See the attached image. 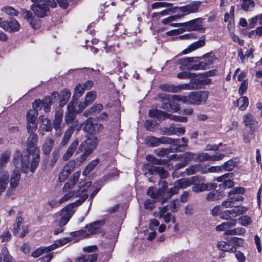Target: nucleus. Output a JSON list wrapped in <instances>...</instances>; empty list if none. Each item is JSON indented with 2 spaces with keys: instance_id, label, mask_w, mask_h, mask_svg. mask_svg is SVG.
I'll return each instance as SVG.
<instances>
[{
  "instance_id": "obj_1",
  "label": "nucleus",
  "mask_w": 262,
  "mask_h": 262,
  "mask_svg": "<svg viewBox=\"0 0 262 262\" xmlns=\"http://www.w3.org/2000/svg\"><path fill=\"white\" fill-rule=\"evenodd\" d=\"M13 163L15 168L13 170L10 178V187L12 189L16 188L19 182L20 172L28 173L29 169V157L28 155L23 156L20 151H16L13 158Z\"/></svg>"
},
{
  "instance_id": "obj_2",
  "label": "nucleus",
  "mask_w": 262,
  "mask_h": 262,
  "mask_svg": "<svg viewBox=\"0 0 262 262\" xmlns=\"http://www.w3.org/2000/svg\"><path fill=\"white\" fill-rule=\"evenodd\" d=\"M38 141V136L32 134L28 138L27 149L29 155H32V160L30 163V170L34 172L39 162L40 150L36 147Z\"/></svg>"
},
{
  "instance_id": "obj_3",
  "label": "nucleus",
  "mask_w": 262,
  "mask_h": 262,
  "mask_svg": "<svg viewBox=\"0 0 262 262\" xmlns=\"http://www.w3.org/2000/svg\"><path fill=\"white\" fill-rule=\"evenodd\" d=\"M75 211L74 204H70L62 209L60 212L54 214V217H57L58 215L61 216L59 222V227L54 231L55 235H57L63 231L64 229L63 227L69 222Z\"/></svg>"
},
{
  "instance_id": "obj_4",
  "label": "nucleus",
  "mask_w": 262,
  "mask_h": 262,
  "mask_svg": "<svg viewBox=\"0 0 262 262\" xmlns=\"http://www.w3.org/2000/svg\"><path fill=\"white\" fill-rule=\"evenodd\" d=\"M245 192V189L243 187H235L231 190L228 193V198L224 201L222 206L225 208L234 207L236 202L243 201V197L242 194Z\"/></svg>"
},
{
  "instance_id": "obj_5",
  "label": "nucleus",
  "mask_w": 262,
  "mask_h": 262,
  "mask_svg": "<svg viewBox=\"0 0 262 262\" xmlns=\"http://www.w3.org/2000/svg\"><path fill=\"white\" fill-rule=\"evenodd\" d=\"M92 183L90 181L80 183V187L77 191L76 192V197L80 198V199L76 201L74 204V208L81 204L88 197V194L86 193L88 188L91 186Z\"/></svg>"
},
{
  "instance_id": "obj_6",
  "label": "nucleus",
  "mask_w": 262,
  "mask_h": 262,
  "mask_svg": "<svg viewBox=\"0 0 262 262\" xmlns=\"http://www.w3.org/2000/svg\"><path fill=\"white\" fill-rule=\"evenodd\" d=\"M31 1L34 4L31 8L35 14L38 17H45L49 10V8L45 5V1L42 0H31Z\"/></svg>"
},
{
  "instance_id": "obj_7",
  "label": "nucleus",
  "mask_w": 262,
  "mask_h": 262,
  "mask_svg": "<svg viewBox=\"0 0 262 262\" xmlns=\"http://www.w3.org/2000/svg\"><path fill=\"white\" fill-rule=\"evenodd\" d=\"M142 169L145 173L148 172L151 174H158L162 179H165L168 176V172L163 167L155 166L150 164H145L143 165Z\"/></svg>"
},
{
  "instance_id": "obj_8",
  "label": "nucleus",
  "mask_w": 262,
  "mask_h": 262,
  "mask_svg": "<svg viewBox=\"0 0 262 262\" xmlns=\"http://www.w3.org/2000/svg\"><path fill=\"white\" fill-rule=\"evenodd\" d=\"M204 181V178L200 176H195L188 179H181L174 183V185L179 189L186 188L195 182H201Z\"/></svg>"
},
{
  "instance_id": "obj_9",
  "label": "nucleus",
  "mask_w": 262,
  "mask_h": 262,
  "mask_svg": "<svg viewBox=\"0 0 262 262\" xmlns=\"http://www.w3.org/2000/svg\"><path fill=\"white\" fill-rule=\"evenodd\" d=\"M20 231L19 237H24L28 233V226L26 225L24 219L21 216H17L13 225V234H17Z\"/></svg>"
},
{
  "instance_id": "obj_10",
  "label": "nucleus",
  "mask_w": 262,
  "mask_h": 262,
  "mask_svg": "<svg viewBox=\"0 0 262 262\" xmlns=\"http://www.w3.org/2000/svg\"><path fill=\"white\" fill-rule=\"evenodd\" d=\"M174 139L168 137L157 138L154 136L147 137L145 139L146 144L149 147L158 146L163 143H175Z\"/></svg>"
},
{
  "instance_id": "obj_11",
  "label": "nucleus",
  "mask_w": 262,
  "mask_h": 262,
  "mask_svg": "<svg viewBox=\"0 0 262 262\" xmlns=\"http://www.w3.org/2000/svg\"><path fill=\"white\" fill-rule=\"evenodd\" d=\"M190 99L192 104L201 105L205 103L209 96V92L206 91L191 92Z\"/></svg>"
},
{
  "instance_id": "obj_12",
  "label": "nucleus",
  "mask_w": 262,
  "mask_h": 262,
  "mask_svg": "<svg viewBox=\"0 0 262 262\" xmlns=\"http://www.w3.org/2000/svg\"><path fill=\"white\" fill-rule=\"evenodd\" d=\"M98 143L97 137L88 138L81 144L80 147L85 150L84 154L87 156L89 155L96 148Z\"/></svg>"
},
{
  "instance_id": "obj_13",
  "label": "nucleus",
  "mask_w": 262,
  "mask_h": 262,
  "mask_svg": "<svg viewBox=\"0 0 262 262\" xmlns=\"http://www.w3.org/2000/svg\"><path fill=\"white\" fill-rule=\"evenodd\" d=\"M51 250L52 248L50 246L46 247H39L34 250L32 253L31 255L34 257L37 258L44 253L46 254V256L43 258V262H49L52 258V254L51 253H49Z\"/></svg>"
},
{
  "instance_id": "obj_14",
  "label": "nucleus",
  "mask_w": 262,
  "mask_h": 262,
  "mask_svg": "<svg viewBox=\"0 0 262 262\" xmlns=\"http://www.w3.org/2000/svg\"><path fill=\"white\" fill-rule=\"evenodd\" d=\"M75 166V162L70 161L63 167L62 171L59 173L58 179L61 182H63L67 179Z\"/></svg>"
},
{
  "instance_id": "obj_15",
  "label": "nucleus",
  "mask_w": 262,
  "mask_h": 262,
  "mask_svg": "<svg viewBox=\"0 0 262 262\" xmlns=\"http://www.w3.org/2000/svg\"><path fill=\"white\" fill-rule=\"evenodd\" d=\"M63 112L60 110L56 112L55 118L53 120V126L56 130V136L59 137L62 134L61 124L62 121Z\"/></svg>"
},
{
  "instance_id": "obj_16",
  "label": "nucleus",
  "mask_w": 262,
  "mask_h": 262,
  "mask_svg": "<svg viewBox=\"0 0 262 262\" xmlns=\"http://www.w3.org/2000/svg\"><path fill=\"white\" fill-rule=\"evenodd\" d=\"M201 4L200 1H194L189 5L181 7L180 10L183 12L184 15L195 13L198 11Z\"/></svg>"
},
{
  "instance_id": "obj_17",
  "label": "nucleus",
  "mask_w": 262,
  "mask_h": 262,
  "mask_svg": "<svg viewBox=\"0 0 262 262\" xmlns=\"http://www.w3.org/2000/svg\"><path fill=\"white\" fill-rule=\"evenodd\" d=\"M196 154L191 152H186L183 155H172L169 156V158L170 160L176 159L177 160L180 159H183V161L187 163L191 160H194L196 162Z\"/></svg>"
},
{
  "instance_id": "obj_18",
  "label": "nucleus",
  "mask_w": 262,
  "mask_h": 262,
  "mask_svg": "<svg viewBox=\"0 0 262 262\" xmlns=\"http://www.w3.org/2000/svg\"><path fill=\"white\" fill-rule=\"evenodd\" d=\"M104 221H98L95 222L89 225L86 226L87 233L89 236L91 234H94L98 233L100 231L101 227L104 224Z\"/></svg>"
},
{
  "instance_id": "obj_19",
  "label": "nucleus",
  "mask_w": 262,
  "mask_h": 262,
  "mask_svg": "<svg viewBox=\"0 0 262 262\" xmlns=\"http://www.w3.org/2000/svg\"><path fill=\"white\" fill-rule=\"evenodd\" d=\"M205 37L202 36L200 39L190 45L187 48L183 51L184 54L189 53L195 50L199 49L205 45Z\"/></svg>"
},
{
  "instance_id": "obj_20",
  "label": "nucleus",
  "mask_w": 262,
  "mask_h": 262,
  "mask_svg": "<svg viewBox=\"0 0 262 262\" xmlns=\"http://www.w3.org/2000/svg\"><path fill=\"white\" fill-rule=\"evenodd\" d=\"M80 172L75 173L73 176L64 184L62 188L63 191H68L73 189L78 181Z\"/></svg>"
},
{
  "instance_id": "obj_21",
  "label": "nucleus",
  "mask_w": 262,
  "mask_h": 262,
  "mask_svg": "<svg viewBox=\"0 0 262 262\" xmlns=\"http://www.w3.org/2000/svg\"><path fill=\"white\" fill-rule=\"evenodd\" d=\"M186 28L189 31L197 30L201 32L205 31V29L201 25V20L196 19L186 23Z\"/></svg>"
},
{
  "instance_id": "obj_22",
  "label": "nucleus",
  "mask_w": 262,
  "mask_h": 262,
  "mask_svg": "<svg viewBox=\"0 0 262 262\" xmlns=\"http://www.w3.org/2000/svg\"><path fill=\"white\" fill-rule=\"evenodd\" d=\"M237 222L235 219H231L230 221L224 222L215 227V230L217 231H225L226 233L227 231L230 230V228L235 226Z\"/></svg>"
},
{
  "instance_id": "obj_23",
  "label": "nucleus",
  "mask_w": 262,
  "mask_h": 262,
  "mask_svg": "<svg viewBox=\"0 0 262 262\" xmlns=\"http://www.w3.org/2000/svg\"><path fill=\"white\" fill-rule=\"evenodd\" d=\"M9 175L7 171L0 173V195L6 190L8 184Z\"/></svg>"
},
{
  "instance_id": "obj_24",
  "label": "nucleus",
  "mask_w": 262,
  "mask_h": 262,
  "mask_svg": "<svg viewBox=\"0 0 262 262\" xmlns=\"http://www.w3.org/2000/svg\"><path fill=\"white\" fill-rule=\"evenodd\" d=\"M40 119L42 123L40 126V129L42 130V133H41V134L43 135L45 132H50L52 130V127L50 120L47 118L43 116H40Z\"/></svg>"
},
{
  "instance_id": "obj_25",
  "label": "nucleus",
  "mask_w": 262,
  "mask_h": 262,
  "mask_svg": "<svg viewBox=\"0 0 262 262\" xmlns=\"http://www.w3.org/2000/svg\"><path fill=\"white\" fill-rule=\"evenodd\" d=\"M218 248L222 251L229 252H235V248L230 243L226 241H220L217 244Z\"/></svg>"
},
{
  "instance_id": "obj_26",
  "label": "nucleus",
  "mask_w": 262,
  "mask_h": 262,
  "mask_svg": "<svg viewBox=\"0 0 262 262\" xmlns=\"http://www.w3.org/2000/svg\"><path fill=\"white\" fill-rule=\"evenodd\" d=\"M20 28V25L14 18H11L9 21L6 22L5 30L12 32L18 31Z\"/></svg>"
},
{
  "instance_id": "obj_27",
  "label": "nucleus",
  "mask_w": 262,
  "mask_h": 262,
  "mask_svg": "<svg viewBox=\"0 0 262 262\" xmlns=\"http://www.w3.org/2000/svg\"><path fill=\"white\" fill-rule=\"evenodd\" d=\"M193 60V58L192 57H187L180 59L179 62L184 67L183 69L188 70L198 69L196 66L192 65Z\"/></svg>"
},
{
  "instance_id": "obj_28",
  "label": "nucleus",
  "mask_w": 262,
  "mask_h": 262,
  "mask_svg": "<svg viewBox=\"0 0 262 262\" xmlns=\"http://www.w3.org/2000/svg\"><path fill=\"white\" fill-rule=\"evenodd\" d=\"M95 121L93 118L89 117L81 125V126L85 132L92 134Z\"/></svg>"
},
{
  "instance_id": "obj_29",
  "label": "nucleus",
  "mask_w": 262,
  "mask_h": 262,
  "mask_svg": "<svg viewBox=\"0 0 262 262\" xmlns=\"http://www.w3.org/2000/svg\"><path fill=\"white\" fill-rule=\"evenodd\" d=\"M75 127V125L73 124L71 125L65 131L61 143L63 146L66 145L68 143L69 140L74 133Z\"/></svg>"
},
{
  "instance_id": "obj_30",
  "label": "nucleus",
  "mask_w": 262,
  "mask_h": 262,
  "mask_svg": "<svg viewBox=\"0 0 262 262\" xmlns=\"http://www.w3.org/2000/svg\"><path fill=\"white\" fill-rule=\"evenodd\" d=\"M73 103H70L68 105V112L66 113L65 116V121L67 124H70L72 122H73V120L75 118V114L73 112Z\"/></svg>"
},
{
  "instance_id": "obj_31",
  "label": "nucleus",
  "mask_w": 262,
  "mask_h": 262,
  "mask_svg": "<svg viewBox=\"0 0 262 262\" xmlns=\"http://www.w3.org/2000/svg\"><path fill=\"white\" fill-rule=\"evenodd\" d=\"M98 258L97 254L92 253L90 254H83L78 257L76 262H95Z\"/></svg>"
},
{
  "instance_id": "obj_32",
  "label": "nucleus",
  "mask_w": 262,
  "mask_h": 262,
  "mask_svg": "<svg viewBox=\"0 0 262 262\" xmlns=\"http://www.w3.org/2000/svg\"><path fill=\"white\" fill-rule=\"evenodd\" d=\"M247 207L240 206L234 207L232 209L229 210V211L231 213L230 215H231V217L234 219L239 215H242L245 213L247 212Z\"/></svg>"
},
{
  "instance_id": "obj_33",
  "label": "nucleus",
  "mask_w": 262,
  "mask_h": 262,
  "mask_svg": "<svg viewBox=\"0 0 262 262\" xmlns=\"http://www.w3.org/2000/svg\"><path fill=\"white\" fill-rule=\"evenodd\" d=\"M58 96V93L57 92H53L51 97L46 98L45 101H42V106L43 107L44 111L48 113L50 111V106L52 104L51 99L54 97L56 98Z\"/></svg>"
},
{
  "instance_id": "obj_34",
  "label": "nucleus",
  "mask_w": 262,
  "mask_h": 262,
  "mask_svg": "<svg viewBox=\"0 0 262 262\" xmlns=\"http://www.w3.org/2000/svg\"><path fill=\"white\" fill-rule=\"evenodd\" d=\"M54 146V140L51 138H48L46 139L45 144L42 146L43 153L46 155L50 154Z\"/></svg>"
},
{
  "instance_id": "obj_35",
  "label": "nucleus",
  "mask_w": 262,
  "mask_h": 262,
  "mask_svg": "<svg viewBox=\"0 0 262 262\" xmlns=\"http://www.w3.org/2000/svg\"><path fill=\"white\" fill-rule=\"evenodd\" d=\"M160 88L163 91L170 93H178L179 92V88L173 84H162L160 86Z\"/></svg>"
},
{
  "instance_id": "obj_36",
  "label": "nucleus",
  "mask_w": 262,
  "mask_h": 262,
  "mask_svg": "<svg viewBox=\"0 0 262 262\" xmlns=\"http://www.w3.org/2000/svg\"><path fill=\"white\" fill-rule=\"evenodd\" d=\"M99 160L96 159L92 160L90 163L88 164L86 167L83 171V174L84 176L88 175L99 163Z\"/></svg>"
},
{
  "instance_id": "obj_37",
  "label": "nucleus",
  "mask_w": 262,
  "mask_h": 262,
  "mask_svg": "<svg viewBox=\"0 0 262 262\" xmlns=\"http://www.w3.org/2000/svg\"><path fill=\"white\" fill-rule=\"evenodd\" d=\"M204 61H201V63H204L205 68L204 70H206L210 68V66L212 64L214 61V56L212 54H206L204 56Z\"/></svg>"
},
{
  "instance_id": "obj_38",
  "label": "nucleus",
  "mask_w": 262,
  "mask_h": 262,
  "mask_svg": "<svg viewBox=\"0 0 262 262\" xmlns=\"http://www.w3.org/2000/svg\"><path fill=\"white\" fill-rule=\"evenodd\" d=\"M165 134L168 135H176L178 133L183 134L185 133V128L184 127H174L170 126Z\"/></svg>"
},
{
  "instance_id": "obj_39",
  "label": "nucleus",
  "mask_w": 262,
  "mask_h": 262,
  "mask_svg": "<svg viewBox=\"0 0 262 262\" xmlns=\"http://www.w3.org/2000/svg\"><path fill=\"white\" fill-rule=\"evenodd\" d=\"M200 81V80L199 79H194V80H191L189 84H182L180 85L177 86V87L179 88V92L181 90H191L193 89H196L198 88V86L195 85L194 86L193 84L194 82L195 83H198Z\"/></svg>"
},
{
  "instance_id": "obj_40",
  "label": "nucleus",
  "mask_w": 262,
  "mask_h": 262,
  "mask_svg": "<svg viewBox=\"0 0 262 262\" xmlns=\"http://www.w3.org/2000/svg\"><path fill=\"white\" fill-rule=\"evenodd\" d=\"M194 183L192 187V190L194 192H202L207 190L208 188V184L205 183Z\"/></svg>"
},
{
  "instance_id": "obj_41",
  "label": "nucleus",
  "mask_w": 262,
  "mask_h": 262,
  "mask_svg": "<svg viewBox=\"0 0 262 262\" xmlns=\"http://www.w3.org/2000/svg\"><path fill=\"white\" fill-rule=\"evenodd\" d=\"M71 240H72L71 237L62 238L59 240L56 241L55 242L54 244L51 245L50 247L52 248V250H53L54 249H55L58 247L66 245V244L71 242Z\"/></svg>"
},
{
  "instance_id": "obj_42",
  "label": "nucleus",
  "mask_w": 262,
  "mask_h": 262,
  "mask_svg": "<svg viewBox=\"0 0 262 262\" xmlns=\"http://www.w3.org/2000/svg\"><path fill=\"white\" fill-rule=\"evenodd\" d=\"M60 105L61 106H63L68 101L70 96L71 93L68 90H64L61 92L60 93Z\"/></svg>"
},
{
  "instance_id": "obj_43",
  "label": "nucleus",
  "mask_w": 262,
  "mask_h": 262,
  "mask_svg": "<svg viewBox=\"0 0 262 262\" xmlns=\"http://www.w3.org/2000/svg\"><path fill=\"white\" fill-rule=\"evenodd\" d=\"M249 104V100L247 97H241L237 102V105L239 108L242 111H244L246 109Z\"/></svg>"
},
{
  "instance_id": "obj_44",
  "label": "nucleus",
  "mask_w": 262,
  "mask_h": 262,
  "mask_svg": "<svg viewBox=\"0 0 262 262\" xmlns=\"http://www.w3.org/2000/svg\"><path fill=\"white\" fill-rule=\"evenodd\" d=\"M84 88L81 84L79 83L77 84L75 88L73 96V98L77 99L80 98L84 93Z\"/></svg>"
},
{
  "instance_id": "obj_45",
  "label": "nucleus",
  "mask_w": 262,
  "mask_h": 262,
  "mask_svg": "<svg viewBox=\"0 0 262 262\" xmlns=\"http://www.w3.org/2000/svg\"><path fill=\"white\" fill-rule=\"evenodd\" d=\"M1 255L3 256V262H13L12 257L9 254L8 250L6 247L2 248Z\"/></svg>"
},
{
  "instance_id": "obj_46",
  "label": "nucleus",
  "mask_w": 262,
  "mask_h": 262,
  "mask_svg": "<svg viewBox=\"0 0 262 262\" xmlns=\"http://www.w3.org/2000/svg\"><path fill=\"white\" fill-rule=\"evenodd\" d=\"M244 122L246 126H250L256 123L255 118L250 114H246L243 117Z\"/></svg>"
},
{
  "instance_id": "obj_47",
  "label": "nucleus",
  "mask_w": 262,
  "mask_h": 262,
  "mask_svg": "<svg viewBox=\"0 0 262 262\" xmlns=\"http://www.w3.org/2000/svg\"><path fill=\"white\" fill-rule=\"evenodd\" d=\"M242 8L244 11H250L254 7V3L253 0H242Z\"/></svg>"
},
{
  "instance_id": "obj_48",
  "label": "nucleus",
  "mask_w": 262,
  "mask_h": 262,
  "mask_svg": "<svg viewBox=\"0 0 262 262\" xmlns=\"http://www.w3.org/2000/svg\"><path fill=\"white\" fill-rule=\"evenodd\" d=\"M10 156L8 153L3 154L0 157V173L9 160Z\"/></svg>"
},
{
  "instance_id": "obj_49",
  "label": "nucleus",
  "mask_w": 262,
  "mask_h": 262,
  "mask_svg": "<svg viewBox=\"0 0 262 262\" xmlns=\"http://www.w3.org/2000/svg\"><path fill=\"white\" fill-rule=\"evenodd\" d=\"M166 114L164 112L158 110L157 109L150 110L149 112V116L150 117H156L158 119L162 117L166 118Z\"/></svg>"
},
{
  "instance_id": "obj_50",
  "label": "nucleus",
  "mask_w": 262,
  "mask_h": 262,
  "mask_svg": "<svg viewBox=\"0 0 262 262\" xmlns=\"http://www.w3.org/2000/svg\"><path fill=\"white\" fill-rule=\"evenodd\" d=\"M97 97L96 93L94 91H91L86 93L84 101L86 102V103L88 104L89 105L92 103L96 99Z\"/></svg>"
},
{
  "instance_id": "obj_51",
  "label": "nucleus",
  "mask_w": 262,
  "mask_h": 262,
  "mask_svg": "<svg viewBox=\"0 0 262 262\" xmlns=\"http://www.w3.org/2000/svg\"><path fill=\"white\" fill-rule=\"evenodd\" d=\"M67 193L64 194L63 196L58 201L59 204L64 203L68 201L73 196L76 197L75 191L70 190L67 191Z\"/></svg>"
},
{
  "instance_id": "obj_52",
  "label": "nucleus",
  "mask_w": 262,
  "mask_h": 262,
  "mask_svg": "<svg viewBox=\"0 0 262 262\" xmlns=\"http://www.w3.org/2000/svg\"><path fill=\"white\" fill-rule=\"evenodd\" d=\"M200 167V164L191 165L185 169V172L188 176L194 174L199 172Z\"/></svg>"
},
{
  "instance_id": "obj_53",
  "label": "nucleus",
  "mask_w": 262,
  "mask_h": 262,
  "mask_svg": "<svg viewBox=\"0 0 262 262\" xmlns=\"http://www.w3.org/2000/svg\"><path fill=\"white\" fill-rule=\"evenodd\" d=\"M161 189H159L158 191L155 193L154 191V188L153 187H150L147 191V194L148 195L150 196L152 199H155L156 200H159V196L161 195Z\"/></svg>"
},
{
  "instance_id": "obj_54",
  "label": "nucleus",
  "mask_w": 262,
  "mask_h": 262,
  "mask_svg": "<svg viewBox=\"0 0 262 262\" xmlns=\"http://www.w3.org/2000/svg\"><path fill=\"white\" fill-rule=\"evenodd\" d=\"M37 113L35 111L30 110L27 114V119L28 123H36Z\"/></svg>"
},
{
  "instance_id": "obj_55",
  "label": "nucleus",
  "mask_w": 262,
  "mask_h": 262,
  "mask_svg": "<svg viewBox=\"0 0 262 262\" xmlns=\"http://www.w3.org/2000/svg\"><path fill=\"white\" fill-rule=\"evenodd\" d=\"M210 161V155L206 152L196 154V162Z\"/></svg>"
},
{
  "instance_id": "obj_56",
  "label": "nucleus",
  "mask_w": 262,
  "mask_h": 262,
  "mask_svg": "<svg viewBox=\"0 0 262 262\" xmlns=\"http://www.w3.org/2000/svg\"><path fill=\"white\" fill-rule=\"evenodd\" d=\"M12 238V235L8 230H5L0 235V239L2 243H7L10 241Z\"/></svg>"
},
{
  "instance_id": "obj_57",
  "label": "nucleus",
  "mask_w": 262,
  "mask_h": 262,
  "mask_svg": "<svg viewBox=\"0 0 262 262\" xmlns=\"http://www.w3.org/2000/svg\"><path fill=\"white\" fill-rule=\"evenodd\" d=\"M245 232V229L241 227H238L237 228L227 231L226 233H225V234L226 235H241L244 233Z\"/></svg>"
},
{
  "instance_id": "obj_58",
  "label": "nucleus",
  "mask_w": 262,
  "mask_h": 262,
  "mask_svg": "<svg viewBox=\"0 0 262 262\" xmlns=\"http://www.w3.org/2000/svg\"><path fill=\"white\" fill-rule=\"evenodd\" d=\"M236 166V163L233 160H230L222 165V169L227 171H231L233 170Z\"/></svg>"
},
{
  "instance_id": "obj_59",
  "label": "nucleus",
  "mask_w": 262,
  "mask_h": 262,
  "mask_svg": "<svg viewBox=\"0 0 262 262\" xmlns=\"http://www.w3.org/2000/svg\"><path fill=\"white\" fill-rule=\"evenodd\" d=\"M230 243L235 249L236 247H239L243 246L244 244V240L241 238L234 237L231 239Z\"/></svg>"
},
{
  "instance_id": "obj_60",
  "label": "nucleus",
  "mask_w": 262,
  "mask_h": 262,
  "mask_svg": "<svg viewBox=\"0 0 262 262\" xmlns=\"http://www.w3.org/2000/svg\"><path fill=\"white\" fill-rule=\"evenodd\" d=\"M232 179L233 177L230 178V177H229V178H226L225 179V181H224V183L219 185L220 187L224 189H227L232 187L234 186V182L232 180Z\"/></svg>"
},
{
  "instance_id": "obj_61",
  "label": "nucleus",
  "mask_w": 262,
  "mask_h": 262,
  "mask_svg": "<svg viewBox=\"0 0 262 262\" xmlns=\"http://www.w3.org/2000/svg\"><path fill=\"white\" fill-rule=\"evenodd\" d=\"M239 224L243 226H247L252 223L251 218L247 215H243L238 219Z\"/></svg>"
},
{
  "instance_id": "obj_62",
  "label": "nucleus",
  "mask_w": 262,
  "mask_h": 262,
  "mask_svg": "<svg viewBox=\"0 0 262 262\" xmlns=\"http://www.w3.org/2000/svg\"><path fill=\"white\" fill-rule=\"evenodd\" d=\"M146 159L147 161L156 165H162L163 163L162 160L157 159L156 157L152 155H148L146 157Z\"/></svg>"
},
{
  "instance_id": "obj_63",
  "label": "nucleus",
  "mask_w": 262,
  "mask_h": 262,
  "mask_svg": "<svg viewBox=\"0 0 262 262\" xmlns=\"http://www.w3.org/2000/svg\"><path fill=\"white\" fill-rule=\"evenodd\" d=\"M70 235L72 237H78L80 238L86 237L89 236V233H87V231L85 230H79L75 232H72L70 233Z\"/></svg>"
},
{
  "instance_id": "obj_64",
  "label": "nucleus",
  "mask_w": 262,
  "mask_h": 262,
  "mask_svg": "<svg viewBox=\"0 0 262 262\" xmlns=\"http://www.w3.org/2000/svg\"><path fill=\"white\" fill-rule=\"evenodd\" d=\"M156 126V121H154L151 120H147L145 123V127L148 130H153V129Z\"/></svg>"
}]
</instances>
